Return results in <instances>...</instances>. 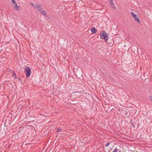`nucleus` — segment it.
<instances>
[{
    "label": "nucleus",
    "instance_id": "obj_1",
    "mask_svg": "<svg viewBox=\"0 0 152 152\" xmlns=\"http://www.w3.org/2000/svg\"><path fill=\"white\" fill-rule=\"evenodd\" d=\"M102 32H101L100 34V39L104 40H107L108 37V34L104 31H103Z\"/></svg>",
    "mask_w": 152,
    "mask_h": 152
},
{
    "label": "nucleus",
    "instance_id": "obj_2",
    "mask_svg": "<svg viewBox=\"0 0 152 152\" xmlns=\"http://www.w3.org/2000/svg\"><path fill=\"white\" fill-rule=\"evenodd\" d=\"M24 71L26 75V77H28L31 75V70L30 68L28 66L26 67L24 69Z\"/></svg>",
    "mask_w": 152,
    "mask_h": 152
},
{
    "label": "nucleus",
    "instance_id": "obj_3",
    "mask_svg": "<svg viewBox=\"0 0 152 152\" xmlns=\"http://www.w3.org/2000/svg\"><path fill=\"white\" fill-rule=\"evenodd\" d=\"M131 14L132 17H133L135 21H137L139 23H140L141 22L140 20L137 15L135 14L134 12H132L131 13Z\"/></svg>",
    "mask_w": 152,
    "mask_h": 152
},
{
    "label": "nucleus",
    "instance_id": "obj_4",
    "mask_svg": "<svg viewBox=\"0 0 152 152\" xmlns=\"http://www.w3.org/2000/svg\"><path fill=\"white\" fill-rule=\"evenodd\" d=\"M15 5H14L13 7L14 8H15V11H18L20 10V7L18 6L16 2L15 3Z\"/></svg>",
    "mask_w": 152,
    "mask_h": 152
},
{
    "label": "nucleus",
    "instance_id": "obj_5",
    "mask_svg": "<svg viewBox=\"0 0 152 152\" xmlns=\"http://www.w3.org/2000/svg\"><path fill=\"white\" fill-rule=\"evenodd\" d=\"M91 31L92 32L93 34H95L97 31V30L96 29V28L94 27H93L91 28Z\"/></svg>",
    "mask_w": 152,
    "mask_h": 152
},
{
    "label": "nucleus",
    "instance_id": "obj_6",
    "mask_svg": "<svg viewBox=\"0 0 152 152\" xmlns=\"http://www.w3.org/2000/svg\"><path fill=\"white\" fill-rule=\"evenodd\" d=\"M38 7H37V8L38 10L40 12L42 11V6L39 4H38Z\"/></svg>",
    "mask_w": 152,
    "mask_h": 152
},
{
    "label": "nucleus",
    "instance_id": "obj_7",
    "mask_svg": "<svg viewBox=\"0 0 152 152\" xmlns=\"http://www.w3.org/2000/svg\"><path fill=\"white\" fill-rule=\"evenodd\" d=\"M38 3H37V4H33L32 3L31 4V6L34 7V8H37V7L38 6Z\"/></svg>",
    "mask_w": 152,
    "mask_h": 152
},
{
    "label": "nucleus",
    "instance_id": "obj_8",
    "mask_svg": "<svg viewBox=\"0 0 152 152\" xmlns=\"http://www.w3.org/2000/svg\"><path fill=\"white\" fill-rule=\"evenodd\" d=\"M41 13L44 15L45 16H47V15L46 14V12L45 11L43 10L42 11H42L40 12Z\"/></svg>",
    "mask_w": 152,
    "mask_h": 152
},
{
    "label": "nucleus",
    "instance_id": "obj_9",
    "mask_svg": "<svg viewBox=\"0 0 152 152\" xmlns=\"http://www.w3.org/2000/svg\"><path fill=\"white\" fill-rule=\"evenodd\" d=\"M118 150V149L117 148H116L114 149V151H113V152H117Z\"/></svg>",
    "mask_w": 152,
    "mask_h": 152
},
{
    "label": "nucleus",
    "instance_id": "obj_10",
    "mask_svg": "<svg viewBox=\"0 0 152 152\" xmlns=\"http://www.w3.org/2000/svg\"><path fill=\"white\" fill-rule=\"evenodd\" d=\"M61 128L58 129H57V132H61Z\"/></svg>",
    "mask_w": 152,
    "mask_h": 152
},
{
    "label": "nucleus",
    "instance_id": "obj_11",
    "mask_svg": "<svg viewBox=\"0 0 152 152\" xmlns=\"http://www.w3.org/2000/svg\"><path fill=\"white\" fill-rule=\"evenodd\" d=\"M110 3L111 4L112 6L114 4L113 1V0H110Z\"/></svg>",
    "mask_w": 152,
    "mask_h": 152
},
{
    "label": "nucleus",
    "instance_id": "obj_12",
    "mask_svg": "<svg viewBox=\"0 0 152 152\" xmlns=\"http://www.w3.org/2000/svg\"><path fill=\"white\" fill-rule=\"evenodd\" d=\"M110 142H108L106 144H105V146L106 147H107L109 146L110 144Z\"/></svg>",
    "mask_w": 152,
    "mask_h": 152
},
{
    "label": "nucleus",
    "instance_id": "obj_13",
    "mask_svg": "<svg viewBox=\"0 0 152 152\" xmlns=\"http://www.w3.org/2000/svg\"><path fill=\"white\" fill-rule=\"evenodd\" d=\"M12 2V3L15 4L16 3V1L15 0H11Z\"/></svg>",
    "mask_w": 152,
    "mask_h": 152
},
{
    "label": "nucleus",
    "instance_id": "obj_14",
    "mask_svg": "<svg viewBox=\"0 0 152 152\" xmlns=\"http://www.w3.org/2000/svg\"><path fill=\"white\" fill-rule=\"evenodd\" d=\"M15 76V77H16V74L14 72V73H13V75L12 76Z\"/></svg>",
    "mask_w": 152,
    "mask_h": 152
},
{
    "label": "nucleus",
    "instance_id": "obj_15",
    "mask_svg": "<svg viewBox=\"0 0 152 152\" xmlns=\"http://www.w3.org/2000/svg\"><path fill=\"white\" fill-rule=\"evenodd\" d=\"M132 119H131L132 124V126H133V127H134L133 126V122H132Z\"/></svg>",
    "mask_w": 152,
    "mask_h": 152
},
{
    "label": "nucleus",
    "instance_id": "obj_16",
    "mask_svg": "<svg viewBox=\"0 0 152 152\" xmlns=\"http://www.w3.org/2000/svg\"><path fill=\"white\" fill-rule=\"evenodd\" d=\"M151 102H152V97L151 98Z\"/></svg>",
    "mask_w": 152,
    "mask_h": 152
}]
</instances>
